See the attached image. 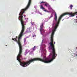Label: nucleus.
<instances>
[{
	"mask_svg": "<svg viewBox=\"0 0 77 77\" xmlns=\"http://www.w3.org/2000/svg\"><path fill=\"white\" fill-rule=\"evenodd\" d=\"M43 23H42V25H41L40 27V31L41 32V33H42V27H43Z\"/></svg>",
	"mask_w": 77,
	"mask_h": 77,
	"instance_id": "0eeeda50",
	"label": "nucleus"
},
{
	"mask_svg": "<svg viewBox=\"0 0 77 77\" xmlns=\"http://www.w3.org/2000/svg\"><path fill=\"white\" fill-rule=\"evenodd\" d=\"M31 3L32 0H29L28 4L26 7V8L23 10V11L22 13V11H21L20 13H21H21H23V12H24V11H26V10H27V9H28V8H29V7L30 6V5H31Z\"/></svg>",
	"mask_w": 77,
	"mask_h": 77,
	"instance_id": "7ed1b4c3",
	"label": "nucleus"
},
{
	"mask_svg": "<svg viewBox=\"0 0 77 77\" xmlns=\"http://www.w3.org/2000/svg\"><path fill=\"white\" fill-rule=\"evenodd\" d=\"M40 9H42L43 11H45V12H47L48 13L50 12V11H49L46 10H45V8H44V7L42 6V5H41L40 6Z\"/></svg>",
	"mask_w": 77,
	"mask_h": 77,
	"instance_id": "39448f33",
	"label": "nucleus"
},
{
	"mask_svg": "<svg viewBox=\"0 0 77 77\" xmlns=\"http://www.w3.org/2000/svg\"><path fill=\"white\" fill-rule=\"evenodd\" d=\"M6 46H7V45H6Z\"/></svg>",
	"mask_w": 77,
	"mask_h": 77,
	"instance_id": "6ab92c4d",
	"label": "nucleus"
},
{
	"mask_svg": "<svg viewBox=\"0 0 77 77\" xmlns=\"http://www.w3.org/2000/svg\"><path fill=\"white\" fill-rule=\"evenodd\" d=\"M48 9H49V10H53V8L51 7V6H50V5L48 6Z\"/></svg>",
	"mask_w": 77,
	"mask_h": 77,
	"instance_id": "1a4fd4ad",
	"label": "nucleus"
},
{
	"mask_svg": "<svg viewBox=\"0 0 77 77\" xmlns=\"http://www.w3.org/2000/svg\"><path fill=\"white\" fill-rule=\"evenodd\" d=\"M64 15H71V17H74L75 16V15H77V11L75 12V13H72V12H71V13H66L63 14Z\"/></svg>",
	"mask_w": 77,
	"mask_h": 77,
	"instance_id": "20e7f679",
	"label": "nucleus"
},
{
	"mask_svg": "<svg viewBox=\"0 0 77 77\" xmlns=\"http://www.w3.org/2000/svg\"><path fill=\"white\" fill-rule=\"evenodd\" d=\"M73 7V5H71L69 6V7L71 8L70 9H72V8Z\"/></svg>",
	"mask_w": 77,
	"mask_h": 77,
	"instance_id": "9d476101",
	"label": "nucleus"
},
{
	"mask_svg": "<svg viewBox=\"0 0 77 77\" xmlns=\"http://www.w3.org/2000/svg\"><path fill=\"white\" fill-rule=\"evenodd\" d=\"M35 47H36V46H34V48H35Z\"/></svg>",
	"mask_w": 77,
	"mask_h": 77,
	"instance_id": "2eb2a0df",
	"label": "nucleus"
},
{
	"mask_svg": "<svg viewBox=\"0 0 77 77\" xmlns=\"http://www.w3.org/2000/svg\"><path fill=\"white\" fill-rule=\"evenodd\" d=\"M55 17L54 18V20H55V21H57V14L56 12L55 13Z\"/></svg>",
	"mask_w": 77,
	"mask_h": 77,
	"instance_id": "6e6552de",
	"label": "nucleus"
},
{
	"mask_svg": "<svg viewBox=\"0 0 77 77\" xmlns=\"http://www.w3.org/2000/svg\"><path fill=\"white\" fill-rule=\"evenodd\" d=\"M65 15H64V14H63L60 17L58 20V22H57V24H56L54 29L52 30V32L51 37V42L49 44H50L51 47V49L52 50V57L53 59H55V57L56 56H57V54H56L55 48H54V44H55V42H54V44L53 43V36L54 34V32H55V31H56V30L57 27H58V25L59 24L60 21V20L61 19H62V18L63 16H65Z\"/></svg>",
	"mask_w": 77,
	"mask_h": 77,
	"instance_id": "f03ea898",
	"label": "nucleus"
},
{
	"mask_svg": "<svg viewBox=\"0 0 77 77\" xmlns=\"http://www.w3.org/2000/svg\"><path fill=\"white\" fill-rule=\"evenodd\" d=\"M28 32H29V31H28Z\"/></svg>",
	"mask_w": 77,
	"mask_h": 77,
	"instance_id": "a211bd4d",
	"label": "nucleus"
},
{
	"mask_svg": "<svg viewBox=\"0 0 77 77\" xmlns=\"http://www.w3.org/2000/svg\"><path fill=\"white\" fill-rule=\"evenodd\" d=\"M24 17H26V15H24Z\"/></svg>",
	"mask_w": 77,
	"mask_h": 77,
	"instance_id": "dca6fc26",
	"label": "nucleus"
},
{
	"mask_svg": "<svg viewBox=\"0 0 77 77\" xmlns=\"http://www.w3.org/2000/svg\"><path fill=\"white\" fill-rule=\"evenodd\" d=\"M53 17V14H51V15L50 17L49 18H52Z\"/></svg>",
	"mask_w": 77,
	"mask_h": 77,
	"instance_id": "9b49d317",
	"label": "nucleus"
},
{
	"mask_svg": "<svg viewBox=\"0 0 77 77\" xmlns=\"http://www.w3.org/2000/svg\"><path fill=\"white\" fill-rule=\"evenodd\" d=\"M27 31H28V30H30V29H28V30H27Z\"/></svg>",
	"mask_w": 77,
	"mask_h": 77,
	"instance_id": "4468645a",
	"label": "nucleus"
},
{
	"mask_svg": "<svg viewBox=\"0 0 77 77\" xmlns=\"http://www.w3.org/2000/svg\"><path fill=\"white\" fill-rule=\"evenodd\" d=\"M23 14L24 12L23 13L20 12L19 14V16L18 19L20 21L22 25V30L19 35L18 40H17V39H18V36H17L15 38H12V40L17 42L19 47V52L17 57V60L19 62L20 65L23 66V67H26L27 66L29 65V64H30L32 62H33L34 61H37V60L41 61V62H44V63H47V58H46V57L45 56L43 57V59L40 58H34L31 60H29L26 62L24 61L21 62L20 59L22 58V55L21 54H22V52H23V47H22L21 42L20 39H21V38H22V36L23 35V33H24V30H25V26H24V21L23 20Z\"/></svg>",
	"mask_w": 77,
	"mask_h": 77,
	"instance_id": "f257e3e1",
	"label": "nucleus"
},
{
	"mask_svg": "<svg viewBox=\"0 0 77 77\" xmlns=\"http://www.w3.org/2000/svg\"><path fill=\"white\" fill-rule=\"evenodd\" d=\"M45 3V4L44 5L46 7H48V6L50 5H49V4H48V3H47L45 2H42L41 3H40V4H42V3Z\"/></svg>",
	"mask_w": 77,
	"mask_h": 77,
	"instance_id": "423d86ee",
	"label": "nucleus"
},
{
	"mask_svg": "<svg viewBox=\"0 0 77 77\" xmlns=\"http://www.w3.org/2000/svg\"><path fill=\"white\" fill-rule=\"evenodd\" d=\"M26 42V38H24V42Z\"/></svg>",
	"mask_w": 77,
	"mask_h": 77,
	"instance_id": "f8f14e48",
	"label": "nucleus"
},
{
	"mask_svg": "<svg viewBox=\"0 0 77 77\" xmlns=\"http://www.w3.org/2000/svg\"><path fill=\"white\" fill-rule=\"evenodd\" d=\"M32 50H35V48H32Z\"/></svg>",
	"mask_w": 77,
	"mask_h": 77,
	"instance_id": "ddd939ff",
	"label": "nucleus"
},
{
	"mask_svg": "<svg viewBox=\"0 0 77 77\" xmlns=\"http://www.w3.org/2000/svg\"><path fill=\"white\" fill-rule=\"evenodd\" d=\"M33 37H34V35H32Z\"/></svg>",
	"mask_w": 77,
	"mask_h": 77,
	"instance_id": "f3484780",
	"label": "nucleus"
}]
</instances>
